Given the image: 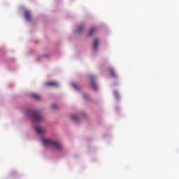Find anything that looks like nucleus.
<instances>
[{
	"mask_svg": "<svg viewBox=\"0 0 179 179\" xmlns=\"http://www.w3.org/2000/svg\"><path fill=\"white\" fill-rule=\"evenodd\" d=\"M52 107L53 110H57V108L58 106H57V104L53 103V104L52 105Z\"/></svg>",
	"mask_w": 179,
	"mask_h": 179,
	"instance_id": "2eb2a0df",
	"label": "nucleus"
},
{
	"mask_svg": "<svg viewBox=\"0 0 179 179\" xmlns=\"http://www.w3.org/2000/svg\"><path fill=\"white\" fill-rule=\"evenodd\" d=\"M31 115L32 118H34V121L36 122H40V121H43V115L40 113L38 110L31 111Z\"/></svg>",
	"mask_w": 179,
	"mask_h": 179,
	"instance_id": "f03ea898",
	"label": "nucleus"
},
{
	"mask_svg": "<svg viewBox=\"0 0 179 179\" xmlns=\"http://www.w3.org/2000/svg\"><path fill=\"white\" fill-rule=\"evenodd\" d=\"M97 47H99V40L95 39L94 41V45H93V48L94 50H97Z\"/></svg>",
	"mask_w": 179,
	"mask_h": 179,
	"instance_id": "1a4fd4ad",
	"label": "nucleus"
},
{
	"mask_svg": "<svg viewBox=\"0 0 179 179\" xmlns=\"http://www.w3.org/2000/svg\"><path fill=\"white\" fill-rule=\"evenodd\" d=\"M114 96H115V99H118V92L115 91L114 92Z\"/></svg>",
	"mask_w": 179,
	"mask_h": 179,
	"instance_id": "4468645a",
	"label": "nucleus"
},
{
	"mask_svg": "<svg viewBox=\"0 0 179 179\" xmlns=\"http://www.w3.org/2000/svg\"><path fill=\"white\" fill-rule=\"evenodd\" d=\"M96 31H97V28L96 27L91 28L88 34L89 37H92V36H93V34H94V33H96Z\"/></svg>",
	"mask_w": 179,
	"mask_h": 179,
	"instance_id": "0eeeda50",
	"label": "nucleus"
},
{
	"mask_svg": "<svg viewBox=\"0 0 179 179\" xmlns=\"http://www.w3.org/2000/svg\"><path fill=\"white\" fill-rule=\"evenodd\" d=\"M31 97H33V99H35L36 100L41 99V96L38 94H32Z\"/></svg>",
	"mask_w": 179,
	"mask_h": 179,
	"instance_id": "6e6552de",
	"label": "nucleus"
},
{
	"mask_svg": "<svg viewBox=\"0 0 179 179\" xmlns=\"http://www.w3.org/2000/svg\"><path fill=\"white\" fill-rule=\"evenodd\" d=\"M109 73H110L111 76L113 78H117V74L115 73V71L113 69H109Z\"/></svg>",
	"mask_w": 179,
	"mask_h": 179,
	"instance_id": "9d476101",
	"label": "nucleus"
},
{
	"mask_svg": "<svg viewBox=\"0 0 179 179\" xmlns=\"http://www.w3.org/2000/svg\"><path fill=\"white\" fill-rule=\"evenodd\" d=\"M90 80H91L92 87H93V89H94V90H96L97 84H96V81H94V77L91 76L90 77Z\"/></svg>",
	"mask_w": 179,
	"mask_h": 179,
	"instance_id": "20e7f679",
	"label": "nucleus"
},
{
	"mask_svg": "<svg viewBox=\"0 0 179 179\" xmlns=\"http://www.w3.org/2000/svg\"><path fill=\"white\" fill-rule=\"evenodd\" d=\"M83 28H84L83 25L78 26V31H77L78 33H80V31H82V30H83Z\"/></svg>",
	"mask_w": 179,
	"mask_h": 179,
	"instance_id": "9b49d317",
	"label": "nucleus"
},
{
	"mask_svg": "<svg viewBox=\"0 0 179 179\" xmlns=\"http://www.w3.org/2000/svg\"><path fill=\"white\" fill-rule=\"evenodd\" d=\"M43 143L45 146H52V148H55L57 150H61L62 149V145H61V143L55 141L51 138L43 140Z\"/></svg>",
	"mask_w": 179,
	"mask_h": 179,
	"instance_id": "f257e3e1",
	"label": "nucleus"
},
{
	"mask_svg": "<svg viewBox=\"0 0 179 179\" xmlns=\"http://www.w3.org/2000/svg\"><path fill=\"white\" fill-rule=\"evenodd\" d=\"M24 17L26 20H31V13L29 10L24 12Z\"/></svg>",
	"mask_w": 179,
	"mask_h": 179,
	"instance_id": "39448f33",
	"label": "nucleus"
},
{
	"mask_svg": "<svg viewBox=\"0 0 179 179\" xmlns=\"http://www.w3.org/2000/svg\"><path fill=\"white\" fill-rule=\"evenodd\" d=\"M73 87L74 88V89H76V90H79V85H78V84H76V83H73Z\"/></svg>",
	"mask_w": 179,
	"mask_h": 179,
	"instance_id": "f8f14e48",
	"label": "nucleus"
},
{
	"mask_svg": "<svg viewBox=\"0 0 179 179\" xmlns=\"http://www.w3.org/2000/svg\"><path fill=\"white\" fill-rule=\"evenodd\" d=\"M46 86H52L53 87H57L58 86V83L55 81H50L46 83Z\"/></svg>",
	"mask_w": 179,
	"mask_h": 179,
	"instance_id": "423d86ee",
	"label": "nucleus"
},
{
	"mask_svg": "<svg viewBox=\"0 0 179 179\" xmlns=\"http://www.w3.org/2000/svg\"><path fill=\"white\" fill-rule=\"evenodd\" d=\"M35 131L39 135H43V134H45V129L41 128L40 127H35Z\"/></svg>",
	"mask_w": 179,
	"mask_h": 179,
	"instance_id": "7ed1b4c3",
	"label": "nucleus"
},
{
	"mask_svg": "<svg viewBox=\"0 0 179 179\" xmlns=\"http://www.w3.org/2000/svg\"><path fill=\"white\" fill-rule=\"evenodd\" d=\"M71 118H72L74 121H78V116H77V115H73L71 116Z\"/></svg>",
	"mask_w": 179,
	"mask_h": 179,
	"instance_id": "ddd939ff",
	"label": "nucleus"
}]
</instances>
